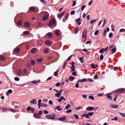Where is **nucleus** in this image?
<instances>
[{
	"label": "nucleus",
	"mask_w": 125,
	"mask_h": 125,
	"mask_svg": "<svg viewBox=\"0 0 125 125\" xmlns=\"http://www.w3.org/2000/svg\"><path fill=\"white\" fill-rule=\"evenodd\" d=\"M55 116V115L53 114L52 115H47L46 116L47 118H49L52 120H54L55 119L54 117Z\"/></svg>",
	"instance_id": "1"
},
{
	"label": "nucleus",
	"mask_w": 125,
	"mask_h": 125,
	"mask_svg": "<svg viewBox=\"0 0 125 125\" xmlns=\"http://www.w3.org/2000/svg\"><path fill=\"white\" fill-rule=\"evenodd\" d=\"M87 29H85L82 33V37L83 38H85L86 37V35L87 34Z\"/></svg>",
	"instance_id": "2"
},
{
	"label": "nucleus",
	"mask_w": 125,
	"mask_h": 125,
	"mask_svg": "<svg viewBox=\"0 0 125 125\" xmlns=\"http://www.w3.org/2000/svg\"><path fill=\"white\" fill-rule=\"evenodd\" d=\"M55 23V20L54 18H52L50 21L49 23V25H52V24H54Z\"/></svg>",
	"instance_id": "3"
},
{
	"label": "nucleus",
	"mask_w": 125,
	"mask_h": 125,
	"mask_svg": "<svg viewBox=\"0 0 125 125\" xmlns=\"http://www.w3.org/2000/svg\"><path fill=\"white\" fill-rule=\"evenodd\" d=\"M118 106V105H114L111 104H109V106L110 108H116Z\"/></svg>",
	"instance_id": "4"
},
{
	"label": "nucleus",
	"mask_w": 125,
	"mask_h": 125,
	"mask_svg": "<svg viewBox=\"0 0 125 125\" xmlns=\"http://www.w3.org/2000/svg\"><path fill=\"white\" fill-rule=\"evenodd\" d=\"M116 91L120 93L123 92H125V89L121 88L118 89L116 90Z\"/></svg>",
	"instance_id": "5"
},
{
	"label": "nucleus",
	"mask_w": 125,
	"mask_h": 125,
	"mask_svg": "<svg viewBox=\"0 0 125 125\" xmlns=\"http://www.w3.org/2000/svg\"><path fill=\"white\" fill-rule=\"evenodd\" d=\"M33 117L37 119H40V116L37 113H35L33 114Z\"/></svg>",
	"instance_id": "6"
},
{
	"label": "nucleus",
	"mask_w": 125,
	"mask_h": 125,
	"mask_svg": "<svg viewBox=\"0 0 125 125\" xmlns=\"http://www.w3.org/2000/svg\"><path fill=\"white\" fill-rule=\"evenodd\" d=\"M62 100L64 101L65 100V99L63 96H62L60 98L58 99V101L59 102H61Z\"/></svg>",
	"instance_id": "7"
},
{
	"label": "nucleus",
	"mask_w": 125,
	"mask_h": 125,
	"mask_svg": "<svg viewBox=\"0 0 125 125\" xmlns=\"http://www.w3.org/2000/svg\"><path fill=\"white\" fill-rule=\"evenodd\" d=\"M30 103L33 104H35L37 103V102L35 99H33L31 100Z\"/></svg>",
	"instance_id": "8"
},
{
	"label": "nucleus",
	"mask_w": 125,
	"mask_h": 125,
	"mask_svg": "<svg viewBox=\"0 0 125 125\" xmlns=\"http://www.w3.org/2000/svg\"><path fill=\"white\" fill-rule=\"evenodd\" d=\"M86 109L88 111H91L94 110V107L91 106L87 107L86 108Z\"/></svg>",
	"instance_id": "9"
},
{
	"label": "nucleus",
	"mask_w": 125,
	"mask_h": 125,
	"mask_svg": "<svg viewBox=\"0 0 125 125\" xmlns=\"http://www.w3.org/2000/svg\"><path fill=\"white\" fill-rule=\"evenodd\" d=\"M47 37L50 38H51L52 36V33L51 32H49L47 33L46 34Z\"/></svg>",
	"instance_id": "10"
},
{
	"label": "nucleus",
	"mask_w": 125,
	"mask_h": 125,
	"mask_svg": "<svg viewBox=\"0 0 125 125\" xmlns=\"http://www.w3.org/2000/svg\"><path fill=\"white\" fill-rule=\"evenodd\" d=\"M60 30L58 29L56 30L55 32V34L57 36H59L60 35Z\"/></svg>",
	"instance_id": "11"
},
{
	"label": "nucleus",
	"mask_w": 125,
	"mask_h": 125,
	"mask_svg": "<svg viewBox=\"0 0 125 125\" xmlns=\"http://www.w3.org/2000/svg\"><path fill=\"white\" fill-rule=\"evenodd\" d=\"M30 25V24L29 23H28V22H25L24 24V26L26 27H29Z\"/></svg>",
	"instance_id": "12"
},
{
	"label": "nucleus",
	"mask_w": 125,
	"mask_h": 125,
	"mask_svg": "<svg viewBox=\"0 0 125 125\" xmlns=\"http://www.w3.org/2000/svg\"><path fill=\"white\" fill-rule=\"evenodd\" d=\"M48 16L47 15H44L42 18L43 20V21L46 20L48 19Z\"/></svg>",
	"instance_id": "13"
},
{
	"label": "nucleus",
	"mask_w": 125,
	"mask_h": 125,
	"mask_svg": "<svg viewBox=\"0 0 125 125\" xmlns=\"http://www.w3.org/2000/svg\"><path fill=\"white\" fill-rule=\"evenodd\" d=\"M79 30L77 28H75L74 30H73V33L75 34H76L77 32Z\"/></svg>",
	"instance_id": "14"
},
{
	"label": "nucleus",
	"mask_w": 125,
	"mask_h": 125,
	"mask_svg": "<svg viewBox=\"0 0 125 125\" xmlns=\"http://www.w3.org/2000/svg\"><path fill=\"white\" fill-rule=\"evenodd\" d=\"M66 117L65 116H64L62 117L59 118V120L61 121H63L65 119Z\"/></svg>",
	"instance_id": "15"
},
{
	"label": "nucleus",
	"mask_w": 125,
	"mask_h": 125,
	"mask_svg": "<svg viewBox=\"0 0 125 125\" xmlns=\"http://www.w3.org/2000/svg\"><path fill=\"white\" fill-rule=\"evenodd\" d=\"M78 82H87L86 79L84 78L83 79L81 80H78Z\"/></svg>",
	"instance_id": "16"
},
{
	"label": "nucleus",
	"mask_w": 125,
	"mask_h": 125,
	"mask_svg": "<svg viewBox=\"0 0 125 125\" xmlns=\"http://www.w3.org/2000/svg\"><path fill=\"white\" fill-rule=\"evenodd\" d=\"M64 13V12L58 15V17L59 19L61 20V19L62 17L63 16V14Z\"/></svg>",
	"instance_id": "17"
},
{
	"label": "nucleus",
	"mask_w": 125,
	"mask_h": 125,
	"mask_svg": "<svg viewBox=\"0 0 125 125\" xmlns=\"http://www.w3.org/2000/svg\"><path fill=\"white\" fill-rule=\"evenodd\" d=\"M45 44L48 45H50L51 44V42L49 40H47L45 42Z\"/></svg>",
	"instance_id": "18"
},
{
	"label": "nucleus",
	"mask_w": 125,
	"mask_h": 125,
	"mask_svg": "<svg viewBox=\"0 0 125 125\" xmlns=\"http://www.w3.org/2000/svg\"><path fill=\"white\" fill-rule=\"evenodd\" d=\"M61 106H56L55 108V109H57L58 110L60 111L62 110V108H61Z\"/></svg>",
	"instance_id": "19"
},
{
	"label": "nucleus",
	"mask_w": 125,
	"mask_h": 125,
	"mask_svg": "<svg viewBox=\"0 0 125 125\" xmlns=\"http://www.w3.org/2000/svg\"><path fill=\"white\" fill-rule=\"evenodd\" d=\"M97 66V65H95L94 64H91V66L93 68L95 69L96 68Z\"/></svg>",
	"instance_id": "20"
},
{
	"label": "nucleus",
	"mask_w": 125,
	"mask_h": 125,
	"mask_svg": "<svg viewBox=\"0 0 125 125\" xmlns=\"http://www.w3.org/2000/svg\"><path fill=\"white\" fill-rule=\"evenodd\" d=\"M88 114L87 113L86 115L83 114L82 115V117H83L84 116L87 118H90V117Z\"/></svg>",
	"instance_id": "21"
},
{
	"label": "nucleus",
	"mask_w": 125,
	"mask_h": 125,
	"mask_svg": "<svg viewBox=\"0 0 125 125\" xmlns=\"http://www.w3.org/2000/svg\"><path fill=\"white\" fill-rule=\"evenodd\" d=\"M36 49L35 48H32L31 50V52L32 53H34L36 51Z\"/></svg>",
	"instance_id": "22"
},
{
	"label": "nucleus",
	"mask_w": 125,
	"mask_h": 125,
	"mask_svg": "<svg viewBox=\"0 0 125 125\" xmlns=\"http://www.w3.org/2000/svg\"><path fill=\"white\" fill-rule=\"evenodd\" d=\"M35 62L33 60L31 59V63L32 65H34L35 64Z\"/></svg>",
	"instance_id": "23"
},
{
	"label": "nucleus",
	"mask_w": 125,
	"mask_h": 125,
	"mask_svg": "<svg viewBox=\"0 0 125 125\" xmlns=\"http://www.w3.org/2000/svg\"><path fill=\"white\" fill-rule=\"evenodd\" d=\"M71 107V105L69 104H67L66 106H65V109H69V108H70Z\"/></svg>",
	"instance_id": "24"
},
{
	"label": "nucleus",
	"mask_w": 125,
	"mask_h": 125,
	"mask_svg": "<svg viewBox=\"0 0 125 125\" xmlns=\"http://www.w3.org/2000/svg\"><path fill=\"white\" fill-rule=\"evenodd\" d=\"M74 77L73 76H70L69 77V80L71 81H73L74 79Z\"/></svg>",
	"instance_id": "25"
},
{
	"label": "nucleus",
	"mask_w": 125,
	"mask_h": 125,
	"mask_svg": "<svg viewBox=\"0 0 125 125\" xmlns=\"http://www.w3.org/2000/svg\"><path fill=\"white\" fill-rule=\"evenodd\" d=\"M0 59L2 61H5L6 60V58L3 56H1L0 57Z\"/></svg>",
	"instance_id": "26"
},
{
	"label": "nucleus",
	"mask_w": 125,
	"mask_h": 125,
	"mask_svg": "<svg viewBox=\"0 0 125 125\" xmlns=\"http://www.w3.org/2000/svg\"><path fill=\"white\" fill-rule=\"evenodd\" d=\"M97 19H94L91 20L90 21V23L91 24H92L93 23L97 21Z\"/></svg>",
	"instance_id": "27"
},
{
	"label": "nucleus",
	"mask_w": 125,
	"mask_h": 125,
	"mask_svg": "<svg viewBox=\"0 0 125 125\" xmlns=\"http://www.w3.org/2000/svg\"><path fill=\"white\" fill-rule=\"evenodd\" d=\"M75 66H72V67L70 66V68L72 69V70L71 71V72H73V71H75V69L74 68Z\"/></svg>",
	"instance_id": "28"
},
{
	"label": "nucleus",
	"mask_w": 125,
	"mask_h": 125,
	"mask_svg": "<svg viewBox=\"0 0 125 125\" xmlns=\"http://www.w3.org/2000/svg\"><path fill=\"white\" fill-rule=\"evenodd\" d=\"M22 23V21L21 20H20L17 23V24L18 25H21Z\"/></svg>",
	"instance_id": "29"
},
{
	"label": "nucleus",
	"mask_w": 125,
	"mask_h": 125,
	"mask_svg": "<svg viewBox=\"0 0 125 125\" xmlns=\"http://www.w3.org/2000/svg\"><path fill=\"white\" fill-rule=\"evenodd\" d=\"M43 51L44 53H47L49 52V50L47 48H45L44 49Z\"/></svg>",
	"instance_id": "30"
},
{
	"label": "nucleus",
	"mask_w": 125,
	"mask_h": 125,
	"mask_svg": "<svg viewBox=\"0 0 125 125\" xmlns=\"http://www.w3.org/2000/svg\"><path fill=\"white\" fill-rule=\"evenodd\" d=\"M119 113L120 114L121 116H123V117H125V113L119 112Z\"/></svg>",
	"instance_id": "31"
},
{
	"label": "nucleus",
	"mask_w": 125,
	"mask_h": 125,
	"mask_svg": "<svg viewBox=\"0 0 125 125\" xmlns=\"http://www.w3.org/2000/svg\"><path fill=\"white\" fill-rule=\"evenodd\" d=\"M109 94L108 93L106 95H107ZM107 98L111 100L112 99V96L110 95H107Z\"/></svg>",
	"instance_id": "32"
},
{
	"label": "nucleus",
	"mask_w": 125,
	"mask_h": 125,
	"mask_svg": "<svg viewBox=\"0 0 125 125\" xmlns=\"http://www.w3.org/2000/svg\"><path fill=\"white\" fill-rule=\"evenodd\" d=\"M29 33V31H25L23 32V34L26 35L28 34Z\"/></svg>",
	"instance_id": "33"
},
{
	"label": "nucleus",
	"mask_w": 125,
	"mask_h": 125,
	"mask_svg": "<svg viewBox=\"0 0 125 125\" xmlns=\"http://www.w3.org/2000/svg\"><path fill=\"white\" fill-rule=\"evenodd\" d=\"M87 114H88V115L89 116H92L94 114V112H92L88 113Z\"/></svg>",
	"instance_id": "34"
},
{
	"label": "nucleus",
	"mask_w": 125,
	"mask_h": 125,
	"mask_svg": "<svg viewBox=\"0 0 125 125\" xmlns=\"http://www.w3.org/2000/svg\"><path fill=\"white\" fill-rule=\"evenodd\" d=\"M30 10L31 11H35V9L33 7H31L30 8Z\"/></svg>",
	"instance_id": "35"
},
{
	"label": "nucleus",
	"mask_w": 125,
	"mask_h": 125,
	"mask_svg": "<svg viewBox=\"0 0 125 125\" xmlns=\"http://www.w3.org/2000/svg\"><path fill=\"white\" fill-rule=\"evenodd\" d=\"M40 80L38 81H36V80H34L33 81H32L31 82V83H37L38 82H40Z\"/></svg>",
	"instance_id": "36"
},
{
	"label": "nucleus",
	"mask_w": 125,
	"mask_h": 125,
	"mask_svg": "<svg viewBox=\"0 0 125 125\" xmlns=\"http://www.w3.org/2000/svg\"><path fill=\"white\" fill-rule=\"evenodd\" d=\"M114 27L115 26L113 24H112L111 25V30L113 31H114L115 30Z\"/></svg>",
	"instance_id": "37"
},
{
	"label": "nucleus",
	"mask_w": 125,
	"mask_h": 125,
	"mask_svg": "<svg viewBox=\"0 0 125 125\" xmlns=\"http://www.w3.org/2000/svg\"><path fill=\"white\" fill-rule=\"evenodd\" d=\"M22 71L20 70H19L17 71V73L18 74L20 75Z\"/></svg>",
	"instance_id": "38"
},
{
	"label": "nucleus",
	"mask_w": 125,
	"mask_h": 125,
	"mask_svg": "<svg viewBox=\"0 0 125 125\" xmlns=\"http://www.w3.org/2000/svg\"><path fill=\"white\" fill-rule=\"evenodd\" d=\"M116 51V48H114L111 49V51L113 53H115V52Z\"/></svg>",
	"instance_id": "39"
},
{
	"label": "nucleus",
	"mask_w": 125,
	"mask_h": 125,
	"mask_svg": "<svg viewBox=\"0 0 125 125\" xmlns=\"http://www.w3.org/2000/svg\"><path fill=\"white\" fill-rule=\"evenodd\" d=\"M8 110V109H6L5 108H2V110L3 111V112H6Z\"/></svg>",
	"instance_id": "40"
},
{
	"label": "nucleus",
	"mask_w": 125,
	"mask_h": 125,
	"mask_svg": "<svg viewBox=\"0 0 125 125\" xmlns=\"http://www.w3.org/2000/svg\"><path fill=\"white\" fill-rule=\"evenodd\" d=\"M37 61L38 62H42V59L41 58L38 59L37 60Z\"/></svg>",
	"instance_id": "41"
},
{
	"label": "nucleus",
	"mask_w": 125,
	"mask_h": 125,
	"mask_svg": "<svg viewBox=\"0 0 125 125\" xmlns=\"http://www.w3.org/2000/svg\"><path fill=\"white\" fill-rule=\"evenodd\" d=\"M68 17V16H67L66 17H65V18L64 17L63 19L62 20H63V22H64L66 21V20H67V19Z\"/></svg>",
	"instance_id": "42"
},
{
	"label": "nucleus",
	"mask_w": 125,
	"mask_h": 125,
	"mask_svg": "<svg viewBox=\"0 0 125 125\" xmlns=\"http://www.w3.org/2000/svg\"><path fill=\"white\" fill-rule=\"evenodd\" d=\"M89 98L92 100H94V98L93 97V96H89Z\"/></svg>",
	"instance_id": "43"
},
{
	"label": "nucleus",
	"mask_w": 125,
	"mask_h": 125,
	"mask_svg": "<svg viewBox=\"0 0 125 125\" xmlns=\"http://www.w3.org/2000/svg\"><path fill=\"white\" fill-rule=\"evenodd\" d=\"M9 110L13 112H14L16 111V110L15 109L12 108H10Z\"/></svg>",
	"instance_id": "44"
},
{
	"label": "nucleus",
	"mask_w": 125,
	"mask_h": 125,
	"mask_svg": "<svg viewBox=\"0 0 125 125\" xmlns=\"http://www.w3.org/2000/svg\"><path fill=\"white\" fill-rule=\"evenodd\" d=\"M14 79L15 81H19L20 80V79L19 78L17 77H15L14 78Z\"/></svg>",
	"instance_id": "45"
},
{
	"label": "nucleus",
	"mask_w": 125,
	"mask_h": 125,
	"mask_svg": "<svg viewBox=\"0 0 125 125\" xmlns=\"http://www.w3.org/2000/svg\"><path fill=\"white\" fill-rule=\"evenodd\" d=\"M41 106H42V107H45V106H47V104H46L41 103Z\"/></svg>",
	"instance_id": "46"
},
{
	"label": "nucleus",
	"mask_w": 125,
	"mask_h": 125,
	"mask_svg": "<svg viewBox=\"0 0 125 125\" xmlns=\"http://www.w3.org/2000/svg\"><path fill=\"white\" fill-rule=\"evenodd\" d=\"M86 6L85 5H83L82 7L81 10L83 11V10L86 7Z\"/></svg>",
	"instance_id": "47"
},
{
	"label": "nucleus",
	"mask_w": 125,
	"mask_h": 125,
	"mask_svg": "<svg viewBox=\"0 0 125 125\" xmlns=\"http://www.w3.org/2000/svg\"><path fill=\"white\" fill-rule=\"evenodd\" d=\"M99 30H97L95 31V32L94 33V34L95 35H96L98 34V33H99Z\"/></svg>",
	"instance_id": "48"
},
{
	"label": "nucleus",
	"mask_w": 125,
	"mask_h": 125,
	"mask_svg": "<svg viewBox=\"0 0 125 125\" xmlns=\"http://www.w3.org/2000/svg\"><path fill=\"white\" fill-rule=\"evenodd\" d=\"M87 82L89 81L91 82H92L93 81V80L91 78H88V79H86Z\"/></svg>",
	"instance_id": "49"
},
{
	"label": "nucleus",
	"mask_w": 125,
	"mask_h": 125,
	"mask_svg": "<svg viewBox=\"0 0 125 125\" xmlns=\"http://www.w3.org/2000/svg\"><path fill=\"white\" fill-rule=\"evenodd\" d=\"M20 50L19 48H17L16 49L15 51V52L16 53H19L20 51Z\"/></svg>",
	"instance_id": "50"
},
{
	"label": "nucleus",
	"mask_w": 125,
	"mask_h": 125,
	"mask_svg": "<svg viewBox=\"0 0 125 125\" xmlns=\"http://www.w3.org/2000/svg\"><path fill=\"white\" fill-rule=\"evenodd\" d=\"M106 32H107V31H106V30H105L104 31V32H103V36H105L106 35Z\"/></svg>",
	"instance_id": "51"
},
{
	"label": "nucleus",
	"mask_w": 125,
	"mask_h": 125,
	"mask_svg": "<svg viewBox=\"0 0 125 125\" xmlns=\"http://www.w3.org/2000/svg\"><path fill=\"white\" fill-rule=\"evenodd\" d=\"M74 116L75 119H78L79 118L78 115H74Z\"/></svg>",
	"instance_id": "52"
},
{
	"label": "nucleus",
	"mask_w": 125,
	"mask_h": 125,
	"mask_svg": "<svg viewBox=\"0 0 125 125\" xmlns=\"http://www.w3.org/2000/svg\"><path fill=\"white\" fill-rule=\"evenodd\" d=\"M79 60L82 63H83V58L82 57H81L80 58Z\"/></svg>",
	"instance_id": "53"
},
{
	"label": "nucleus",
	"mask_w": 125,
	"mask_h": 125,
	"mask_svg": "<svg viewBox=\"0 0 125 125\" xmlns=\"http://www.w3.org/2000/svg\"><path fill=\"white\" fill-rule=\"evenodd\" d=\"M119 31L121 32H124L125 31V29L123 28L119 30Z\"/></svg>",
	"instance_id": "54"
},
{
	"label": "nucleus",
	"mask_w": 125,
	"mask_h": 125,
	"mask_svg": "<svg viewBox=\"0 0 125 125\" xmlns=\"http://www.w3.org/2000/svg\"><path fill=\"white\" fill-rule=\"evenodd\" d=\"M111 120H115L116 121L118 120V118L116 117H115L114 118H112L111 119Z\"/></svg>",
	"instance_id": "55"
},
{
	"label": "nucleus",
	"mask_w": 125,
	"mask_h": 125,
	"mask_svg": "<svg viewBox=\"0 0 125 125\" xmlns=\"http://www.w3.org/2000/svg\"><path fill=\"white\" fill-rule=\"evenodd\" d=\"M58 71H57L56 72H55L54 73V75L55 76H57V75L58 73Z\"/></svg>",
	"instance_id": "56"
},
{
	"label": "nucleus",
	"mask_w": 125,
	"mask_h": 125,
	"mask_svg": "<svg viewBox=\"0 0 125 125\" xmlns=\"http://www.w3.org/2000/svg\"><path fill=\"white\" fill-rule=\"evenodd\" d=\"M100 57V60H103V56L102 54L101 55Z\"/></svg>",
	"instance_id": "57"
},
{
	"label": "nucleus",
	"mask_w": 125,
	"mask_h": 125,
	"mask_svg": "<svg viewBox=\"0 0 125 125\" xmlns=\"http://www.w3.org/2000/svg\"><path fill=\"white\" fill-rule=\"evenodd\" d=\"M91 41H87L85 43V44H88L90 43V44H91Z\"/></svg>",
	"instance_id": "58"
},
{
	"label": "nucleus",
	"mask_w": 125,
	"mask_h": 125,
	"mask_svg": "<svg viewBox=\"0 0 125 125\" xmlns=\"http://www.w3.org/2000/svg\"><path fill=\"white\" fill-rule=\"evenodd\" d=\"M104 51V49L102 48L100 50L99 52L100 53H102Z\"/></svg>",
	"instance_id": "59"
},
{
	"label": "nucleus",
	"mask_w": 125,
	"mask_h": 125,
	"mask_svg": "<svg viewBox=\"0 0 125 125\" xmlns=\"http://www.w3.org/2000/svg\"><path fill=\"white\" fill-rule=\"evenodd\" d=\"M8 93L9 94H11L12 92V91L11 89H9L8 91Z\"/></svg>",
	"instance_id": "60"
},
{
	"label": "nucleus",
	"mask_w": 125,
	"mask_h": 125,
	"mask_svg": "<svg viewBox=\"0 0 125 125\" xmlns=\"http://www.w3.org/2000/svg\"><path fill=\"white\" fill-rule=\"evenodd\" d=\"M44 113L45 114H47L49 113V112L45 110L43 111Z\"/></svg>",
	"instance_id": "61"
},
{
	"label": "nucleus",
	"mask_w": 125,
	"mask_h": 125,
	"mask_svg": "<svg viewBox=\"0 0 125 125\" xmlns=\"http://www.w3.org/2000/svg\"><path fill=\"white\" fill-rule=\"evenodd\" d=\"M55 95L58 98L60 96L59 94L58 93H57L55 94Z\"/></svg>",
	"instance_id": "62"
},
{
	"label": "nucleus",
	"mask_w": 125,
	"mask_h": 125,
	"mask_svg": "<svg viewBox=\"0 0 125 125\" xmlns=\"http://www.w3.org/2000/svg\"><path fill=\"white\" fill-rule=\"evenodd\" d=\"M72 111V110L71 109H69L67 110L66 111V112L67 113H71Z\"/></svg>",
	"instance_id": "63"
},
{
	"label": "nucleus",
	"mask_w": 125,
	"mask_h": 125,
	"mask_svg": "<svg viewBox=\"0 0 125 125\" xmlns=\"http://www.w3.org/2000/svg\"><path fill=\"white\" fill-rule=\"evenodd\" d=\"M75 11L74 10H73L71 12V15L74 14H75Z\"/></svg>",
	"instance_id": "64"
}]
</instances>
